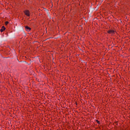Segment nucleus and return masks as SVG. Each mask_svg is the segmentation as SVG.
<instances>
[{"instance_id":"1","label":"nucleus","mask_w":130,"mask_h":130,"mask_svg":"<svg viewBox=\"0 0 130 130\" xmlns=\"http://www.w3.org/2000/svg\"><path fill=\"white\" fill-rule=\"evenodd\" d=\"M24 13L26 16H27V17H30V12H29L28 10H25Z\"/></svg>"},{"instance_id":"2","label":"nucleus","mask_w":130,"mask_h":130,"mask_svg":"<svg viewBox=\"0 0 130 130\" xmlns=\"http://www.w3.org/2000/svg\"><path fill=\"white\" fill-rule=\"evenodd\" d=\"M114 32L115 31L113 30H110L108 31L109 34H111L112 35H113V34H114Z\"/></svg>"},{"instance_id":"3","label":"nucleus","mask_w":130,"mask_h":130,"mask_svg":"<svg viewBox=\"0 0 130 130\" xmlns=\"http://www.w3.org/2000/svg\"><path fill=\"white\" fill-rule=\"evenodd\" d=\"M6 30V27L5 26H3L2 29H1V32H4Z\"/></svg>"},{"instance_id":"4","label":"nucleus","mask_w":130,"mask_h":130,"mask_svg":"<svg viewBox=\"0 0 130 130\" xmlns=\"http://www.w3.org/2000/svg\"><path fill=\"white\" fill-rule=\"evenodd\" d=\"M25 29L26 30V31H30V30H31V28L29 27V26H25Z\"/></svg>"},{"instance_id":"5","label":"nucleus","mask_w":130,"mask_h":130,"mask_svg":"<svg viewBox=\"0 0 130 130\" xmlns=\"http://www.w3.org/2000/svg\"><path fill=\"white\" fill-rule=\"evenodd\" d=\"M8 24H9V21H6V22H5V24H6V25H8Z\"/></svg>"},{"instance_id":"6","label":"nucleus","mask_w":130,"mask_h":130,"mask_svg":"<svg viewBox=\"0 0 130 130\" xmlns=\"http://www.w3.org/2000/svg\"><path fill=\"white\" fill-rule=\"evenodd\" d=\"M96 121H97L98 123H100V122H99V121H98V120H96Z\"/></svg>"}]
</instances>
